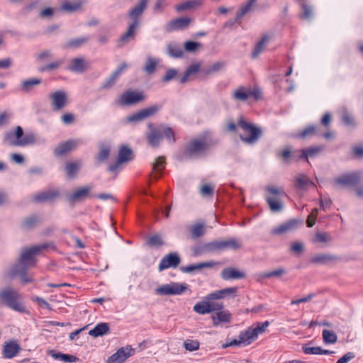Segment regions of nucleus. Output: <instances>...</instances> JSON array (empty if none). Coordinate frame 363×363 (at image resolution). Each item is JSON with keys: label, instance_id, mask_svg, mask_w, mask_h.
Wrapping results in <instances>:
<instances>
[{"label": "nucleus", "instance_id": "1", "mask_svg": "<svg viewBox=\"0 0 363 363\" xmlns=\"http://www.w3.org/2000/svg\"><path fill=\"white\" fill-rule=\"evenodd\" d=\"M55 248V247L52 242L42 243L30 247L22 248L18 262L9 265L4 272V276L9 279L19 277L23 284L33 282V279L28 277L27 272L29 268L35 265V256L41 251L47 249L54 250Z\"/></svg>", "mask_w": 363, "mask_h": 363}, {"label": "nucleus", "instance_id": "2", "mask_svg": "<svg viewBox=\"0 0 363 363\" xmlns=\"http://www.w3.org/2000/svg\"><path fill=\"white\" fill-rule=\"evenodd\" d=\"M218 140L213 138L209 133H206L198 138L191 140L186 145L184 154L191 158H196L205 155L211 148L216 146Z\"/></svg>", "mask_w": 363, "mask_h": 363}, {"label": "nucleus", "instance_id": "3", "mask_svg": "<svg viewBox=\"0 0 363 363\" xmlns=\"http://www.w3.org/2000/svg\"><path fill=\"white\" fill-rule=\"evenodd\" d=\"M0 304L19 313H28L21 294L13 287L0 290Z\"/></svg>", "mask_w": 363, "mask_h": 363}, {"label": "nucleus", "instance_id": "4", "mask_svg": "<svg viewBox=\"0 0 363 363\" xmlns=\"http://www.w3.org/2000/svg\"><path fill=\"white\" fill-rule=\"evenodd\" d=\"M36 138L33 133L24 134L23 128L18 125L15 130H9L4 133L3 143L5 145L12 147H25L28 145L35 144Z\"/></svg>", "mask_w": 363, "mask_h": 363}, {"label": "nucleus", "instance_id": "5", "mask_svg": "<svg viewBox=\"0 0 363 363\" xmlns=\"http://www.w3.org/2000/svg\"><path fill=\"white\" fill-rule=\"evenodd\" d=\"M267 191L269 194L266 196L265 199L272 213H280L284 209L283 199L286 196L281 188L268 186Z\"/></svg>", "mask_w": 363, "mask_h": 363}, {"label": "nucleus", "instance_id": "6", "mask_svg": "<svg viewBox=\"0 0 363 363\" xmlns=\"http://www.w3.org/2000/svg\"><path fill=\"white\" fill-rule=\"evenodd\" d=\"M238 125L243 130L250 133L249 136H240L241 140L246 144H255L261 137V130L255 125L246 122L242 118L238 121Z\"/></svg>", "mask_w": 363, "mask_h": 363}, {"label": "nucleus", "instance_id": "7", "mask_svg": "<svg viewBox=\"0 0 363 363\" xmlns=\"http://www.w3.org/2000/svg\"><path fill=\"white\" fill-rule=\"evenodd\" d=\"M318 155V147H311L306 150H302L301 152L298 150L291 152L289 149H285L281 152L283 160H288L289 159L297 160L298 157L303 160H307L310 163L309 160L315 159Z\"/></svg>", "mask_w": 363, "mask_h": 363}, {"label": "nucleus", "instance_id": "8", "mask_svg": "<svg viewBox=\"0 0 363 363\" xmlns=\"http://www.w3.org/2000/svg\"><path fill=\"white\" fill-rule=\"evenodd\" d=\"M160 108L161 106H159L157 104L147 107L139 111L138 112L128 116L125 118V122L132 123L144 121L146 118H150L156 114L160 111Z\"/></svg>", "mask_w": 363, "mask_h": 363}, {"label": "nucleus", "instance_id": "9", "mask_svg": "<svg viewBox=\"0 0 363 363\" xmlns=\"http://www.w3.org/2000/svg\"><path fill=\"white\" fill-rule=\"evenodd\" d=\"M186 290L185 284L172 282L163 284L155 289V294L160 296L180 295Z\"/></svg>", "mask_w": 363, "mask_h": 363}, {"label": "nucleus", "instance_id": "10", "mask_svg": "<svg viewBox=\"0 0 363 363\" xmlns=\"http://www.w3.org/2000/svg\"><path fill=\"white\" fill-rule=\"evenodd\" d=\"M149 0H139L138 2L131 7L128 12V16L130 20V24L136 27L140 25V18L147 8Z\"/></svg>", "mask_w": 363, "mask_h": 363}, {"label": "nucleus", "instance_id": "11", "mask_svg": "<svg viewBox=\"0 0 363 363\" xmlns=\"http://www.w3.org/2000/svg\"><path fill=\"white\" fill-rule=\"evenodd\" d=\"M135 349L130 345L121 347L116 352L108 357L106 363H123L135 354Z\"/></svg>", "mask_w": 363, "mask_h": 363}, {"label": "nucleus", "instance_id": "12", "mask_svg": "<svg viewBox=\"0 0 363 363\" xmlns=\"http://www.w3.org/2000/svg\"><path fill=\"white\" fill-rule=\"evenodd\" d=\"M303 224V220L302 219H291L272 229V233L274 235H281L292 232L302 226Z\"/></svg>", "mask_w": 363, "mask_h": 363}, {"label": "nucleus", "instance_id": "13", "mask_svg": "<svg viewBox=\"0 0 363 363\" xmlns=\"http://www.w3.org/2000/svg\"><path fill=\"white\" fill-rule=\"evenodd\" d=\"M132 160V150L130 148L125 145L120 147L118 151V157L117 161L108 166V171L111 172H116L119 169L120 166L125 162H128Z\"/></svg>", "mask_w": 363, "mask_h": 363}, {"label": "nucleus", "instance_id": "14", "mask_svg": "<svg viewBox=\"0 0 363 363\" xmlns=\"http://www.w3.org/2000/svg\"><path fill=\"white\" fill-rule=\"evenodd\" d=\"M84 144L83 139H71L62 143L54 150L55 155L62 156L67 152L77 149L79 145Z\"/></svg>", "mask_w": 363, "mask_h": 363}, {"label": "nucleus", "instance_id": "15", "mask_svg": "<svg viewBox=\"0 0 363 363\" xmlns=\"http://www.w3.org/2000/svg\"><path fill=\"white\" fill-rule=\"evenodd\" d=\"M50 99L54 111H60L67 104V94L63 90H58L51 93Z\"/></svg>", "mask_w": 363, "mask_h": 363}, {"label": "nucleus", "instance_id": "16", "mask_svg": "<svg viewBox=\"0 0 363 363\" xmlns=\"http://www.w3.org/2000/svg\"><path fill=\"white\" fill-rule=\"evenodd\" d=\"M143 99L142 94L128 90L121 95L117 103L121 106H129L138 104Z\"/></svg>", "mask_w": 363, "mask_h": 363}, {"label": "nucleus", "instance_id": "17", "mask_svg": "<svg viewBox=\"0 0 363 363\" xmlns=\"http://www.w3.org/2000/svg\"><path fill=\"white\" fill-rule=\"evenodd\" d=\"M149 132L146 135V138L148 143L152 147H157L160 145V140L162 138V128H154L152 123L147 124Z\"/></svg>", "mask_w": 363, "mask_h": 363}, {"label": "nucleus", "instance_id": "18", "mask_svg": "<svg viewBox=\"0 0 363 363\" xmlns=\"http://www.w3.org/2000/svg\"><path fill=\"white\" fill-rule=\"evenodd\" d=\"M180 262V257L177 253H169L161 259L158 267L159 270L161 272L169 267L175 268Z\"/></svg>", "mask_w": 363, "mask_h": 363}, {"label": "nucleus", "instance_id": "19", "mask_svg": "<svg viewBox=\"0 0 363 363\" xmlns=\"http://www.w3.org/2000/svg\"><path fill=\"white\" fill-rule=\"evenodd\" d=\"M21 350V347L16 340H12L4 342L2 354L6 359H12Z\"/></svg>", "mask_w": 363, "mask_h": 363}, {"label": "nucleus", "instance_id": "20", "mask_svg": "<svg viewBox=\"0 0 363 363\" xmlns=\"http://www.w3.org/2000/svg\"><path fill=\"white\" fill-rule=\"evenodd\" d=\"M269 321H264L263 323H258L255 327H250L245 330V335L247 336V340H250L251 343L255 341L259 334L263 333L267 328L269 326Z\"/></svg>", "mask_w": 363, "mask_h": 363}, {"label": "nucleus", "instance_id": "21", "mask_svg": "<svg viewBox=\"0 0 363 363\" xmlns=\"http://www.w3.org/2000/svg\"><path fill=\"white\" fill-rule=\"evenodd\" d=\"M360 181V175L359 173H351L348 174L342 175L337 177L335 182L337 185L344 186H353L359 183Z\"/></svg>", "mask_w": 363, "mask_h": 363}, {"label": "nucleus", "instance_id": "22", "mask_svg": "<svg viewBox=\"0 0 363 363\" xmlns=\"http://www.w3.org/2000/svg\"><path fill=\"white\" fill-rule=\"evenodd\" d=\"M191 21L188 17H182L174 19L165 25L164 29L167 32L183 29L187 27Z\"/></svg>", "mask_w": 363, "mask_h": 363}, {"label": "nucleus", "instance_id": "23", "mask_svg": "<svg viewBox=\"0 0 363 363\" xmlns=\"http://www.w3.org/2000/svg\"><path fill=\"white\" fill-rule=\"evenodd\" d=\"M89 67V62L82 57L72 59L68 67L69 71L75 73H83Z\"/></svg>", "mask_w": 363, "mask_h": 363}, {"label": "nucleus", "instance_id": "24", "mask_svg": "<svg viewBox=\"0 0 363 363\" xmlns=\"http://www.w3.org/2000/svg\"><path fill=\"white\" fill-rule=\"evenodd\" d=\"M220 277L225 281L241 279L245 277V274L234 267H226L221 271Z\"/></svg>", "mask_w": 363, "mask_h": 363}, {"label": "nucleus", "instance_id": "25", "mask_svg": "<svg viewBox=\"0 0 363 363\" xmlns=\"http://www.w3.org/2000/svg\"><path fill=\"white\" fill-rule=\"evenodd\" d=\"M91 189L92 186L90 185L79 188L68 196V201L70 202L83 201L89 196V192Z\"/></svg>", "mask_w": 363, "mask_h": 363}, {"label": "nucleus", "instance_id": "26", "mask_svg": "<svg viewBox=\"0 0 363 363\" xmlns=\"http://www.w3.org/2000/svg\"><path fill=\"white\" fill-rule=\"evenodd\" d=\"M59 194L60 192L57 189H48L35 194L33 197V201L37 203L51 201L57 199Z\"/></svg>", "mask_w": 363, "mask_h": 363}, {"label": "nucleus", "instance_id": "27", "mask_svg": "<svg viewBox=\"0 0 363 363\" xmlns=\"http://www.w3.org/2000/svg\"><path fill=\"white\" fill-rule=\"evenodd\" d=\"M250 94L248 88L240 86L232 91L231 98L235 101L244 102L250 98Z\"/></svg>", "mask_w": 363, "mask_h": 363}, {"label": "nucleus", "instance_id": "28", "mask_svg": "<svg viewBox=\"0 0 363 363\" xmlns=\"http://www.w3.org/2000/svg\"><path fill=\"white\" fill-rule=\"evenodd\" d=\"M231 319V314L228 310L218 311L212 315L213 324L218 326L220 323H229Z\"/></svg>", "mask_w": 363, "mask_h": 363}, {"label": "nucleus", "instance_id": "29", "mask_svg": "<svg viewBox=\"0 0 363 363\" xmlns=\"http://www.w3.org/2000/svg\"><path fill=\"white\" fill-rule=\"evenodd\" d=\"M167 53L173 58H182L184 56V51L182 47L175 42L167 44Z\"/></svg>", "mask_w": 363, "mask_h": 363}, {"label": "nucleus", "instance_id": "30", "mask_svg": "<svg viewBox=\"0 0 363 363\" xmlns=\"http://www.w3.org/2000/svg\"><path fill=\"white\" fill-rule=\"evenodd\" d=\"M294 186L296 189L305 190L315 186V184L306 175L300 174L295 177Z\"/></svg>", "mask_w": 363, "mask_h": 363}, {"label": "nucleus", "instance_id": "31", "mask_svg": "<svg viewBox=\"0 0 363 363\" xmlns=\"http://www.w3.org/2000/svg\"><path fill=\"white\" fill-rule=\"evenodd\" d=\"M216 264L215 262L210 261L206 262H200L196 264H190L186 267H182L181 270L184 273H192L195 270H199L203 268H210Z\"/></svg>", "mask_w": 363, "mask_h": 363}, {"label": "nucleus", "instance_id": "32", "mask_svg": "<svg viewBox=\"0 0 363 363\" xmlns=\"http://www.w3.org/2000/svg\"><path fill=\"white\" fill-rule=\"evenodd\" d=\"M90 38L88 36H83L74 39H71L67 41L62 47L65 49L72 48L76 49L80 48L81 46L85 45L89 40Z\"/></svg>", "mask_w": 363, "mask_h": 363}, {"label": "nucleus", "instance_id": "33", "mask_svg": "<svg viewBox=\"0 0 363 363\" xmlns=\"http://www.w3.org/2000/svg\"><path fill=\"white\" fill-rule=\"evenodd\" d=\"M138 27L132 25L128 24V28L127 31L121 35L118 40V46L122 47L127 43H128L130 40L134 38L135 36V32L136 30Z\"/></svg>", "mask_w": 363, "mask_h": 363}, {"label": "nucleus", "instance_id": "34", "mask_svg": "<svg viewBox=\"0 0 363 363\" xmlns=\"http://www.w3.org/2000/svg\"><path fill=\"white\" fill-rule=\"evenodd\" d=\"M109 330V326L106 323H100L97 324L92 330H90L89 335L97 337L106 334Z\"/></svg>", "mask_w": 363, "mask_h": 363}, {"label": "nucleus", "instance_id": "35", "mask_svg": "<svg viewBox=\"0 0 363 363\" xmlns=\"http://www.w3.org/2000/svg\"><path fill=\"white\" fill-rule=\"evenodd\" d=\"M82 0H76L74 1H67L62 4L61 9L69 13L74 12L82 6Z\"/></svg>", "mask_w": 363, "mask_h": 363}, {"label": "nucleus", "instance_id": "36", "mask_svg": "<svg viewBox=\"0 0 363 363\" xmlns=\"http://www.w3.org/2000/svg\"><path fill=\"white\" fill-rule=\"evenodd\" d=\"M200 69V65L199 63H195L191 65L185 71L183 76L178 78L179 83L184 84L186 82L189 78V77L195 73H197Z\"/></svg>", "mask_w": 363, "mask_h": 363}, {"label": "nucleus", "instance_id": "37", "mask_svg": "<svg viewBox=\"0 0 363 363\" xmlns=\"http://www.w3.org/2000/svg\"><path fill=\"white\" fill-rule=\"evenodd\" d=\"M247 336L245 335V332L240 333V334L238 336V339H234L229 342L223 345V347L225 348L227 347H231V346H240V345H250L251 342H249L250 340H247Z\"/></svg>", "mask_w": 363, "mask_h": 363}, {"label": "nucleus", "instance_id": "38", "mask_svg": "<svg viewBox=\"0 0 363 363\" xmlns=\"http://www.w3.org/2000/svg\"><path fill=\"white\" fill-rule=\"evenodd\" d=\"M42 80L38 78H31L21 82L20 89L24 92L30 91L35 86L41 84Z\"/></svg>", "mask_w": 363, "mask_h": 363}, {"label": "nucleus", "instance_id": "39", "mask_svg": "<svg viewBox=\"0 0 363 363\" xmlns=\"http://www.w3.org/2000/svg\"><path fill=\"white\" fill-rule=\"evenodd\" d=\"M301 6V13L300 14V18L308 21L311 20L313 16V6L306 1L302 2Z\"/></svg>", "mask_w": 363, "mask_h": 363}, {"label": "nucleus", "instance_id": "40", "mask_svg": "<svg viewBox=\"0 0 363 363\" xmlns=\"http://www.w3.org/2000/svg\"><path fill=\"white\" fill-rule=\"evenodd\" d=\"M317 133V126L315 125H310L306 126L303 130L300 131L296 137L302 139H308L315 136Z\"/></svg>", "mask_w": 363, "mask_h": 363}, {"label": "nucleus", "instance_id": "41", "mask_svg": "<svg viewBox=\"0 0 363 363\" xmlns=\"http://www.w3.org/2000/svg\"><path fill=\"white\" fill-rule=\"evenodd\" d=\"M221 242L223 251L228 249L235 250L242 247L241 242L235 238L222 240Z\"/></svg>", "mask_w": 363, "mask_h": 363}, {"label": "nucleus", "instance_id": "42", "mask_svg": "<svg viewBox=\"0 0 363 363\" xmlns=\"http://www.w3.org/2000/svg\"><path fill=\"white\" fill-rule=\"evenodd\" d=\"M194 311L199 314L204 315L212 312V308L210 306V302L206 300L195 304Z\"/></svg>", "mask_w": 363, "mask_h": 363}, {"label": "nucleus", "instance_id": "43", "mask_svg": "<svg viewBox=\"0 0 363 363\" xmlns=\"http://www.w3.org/2000/svg\"><path fill=\"white\" fill-rule=\"evenodd\" d=\"M269 42V38L267 35L263 36L261 40L255 45L252 52V57L256 58L264 50L267 43Z\"/></svg>", "mask_w": 363, "mask_h": 363}, {"label": "nucleus", "instance_id": "44", "mask_svg": "<svg viewBox=\"0 0 363 363\" xmlns=\"http://www.w3.org/2000/svg\"><path fill=\"white\" fill-rule=\"evenodd\" d=\"M49 354L55 359H60L64 362H75L77 357L75 356L62 354L61 352H56L54 350L49 352Z\"/></svg>", "mask_w": 363, "mask_h": 363}, {"label": "nucleus", "instance_id": "45", "mask_svg": "<svg viewBox=\"0 0 363 363\" xmlns=\"http://www.w3.org/2000/svg\"><path fill=\"white\" fill-rule=\"evenodd\" d=\"M323 340L327 344H334L337 342V337L336 334L333 331L328 329H324L322 332Z\"/></svg>", "mask_w": 363, "mask_h": 363}, {"label": "nucleus", "instance_id": "46", "mask_svg": "<svg viewBox=\"0 0 363 363\" xmlns=\"http://www.w3.org/2000/svg\"><path fill=\"white\" fill-rule=\"evenodd\" d=\"M159 62V60L154 58V57H148L147 58V60H146V63L144 66V71L147 73V74H152L155 71V69H156V67L157 65Z\"/></svg>", "mask_w": 363, "mask_h": 363}, {"label": "nucleus", "instance_id": "47", "mask_svg": "<svg viewBox=\"0 0 363 363\" xmlns=\"http://www.w3.org/2000/svg\"><path fill=\"white\" fill-rule=\"evenodd\" d=\"M204 233V225L203 223H196L191 227V234L193 239L201 237Z\"/></svg>", "mask_w": 363, "mask_h": 363}, {"label": "nucleus", "instance_id": "48", "mask_svg": "<svg viewBox=\"0 0 363 363\" xmlns=\"http://www.w3.org/2000/svg\"><path fill=\"white\" fill-rule=\"evenodd\" d=\"M339 259L337 256L330 254H319V264H329L336 262Z\"/></svg>", "mask_w": 363, "mask_h": 363}, {"label": "nucleus", "instance_id": "49", "mask_svg": "<svg viewBox=\"0 0 363 363\" xmlns=\"http://www.w3.org/2000/svg\"><path fill=\"white\" fill-rule=\"evenodd\" d=\"M208 253H213L216 252L223 251L221 240H215L205 243Z\"/></svg>", "mask_w": 363, "mask_h": 363}, {"label": "nucleus", "instance_id": "50", "mask_svg": "<svg viewBox=\"0 0 363 363\" xmlns=\"http://www.w3.org/2000/svg\"><path fill=\"white\" fill-rule=\"evenodd\" d=\"M256 1L257 0H248L247 2L242 4L238 11V18H242L246 13H247L251 10Z\"/></svg>", "mask_w": 363, "mask_h": 363}, {"label": "nucleus", "instance_id": "51", "mask_svg": "<svg viewBox=\"0 0 363 363\" xmlns=\"http://www.w3.org/2000/svg\"><path fill=\"white\" fill-rule=\"evenodd\" d=\"M165 159L162 156L157 157L155 162L152 163V172H155L156 174L160 173L165 167Z\"/></svg>", "mask_w": 363, "mask_h": 363}, {"label": "nucleus", "instance_id": "52", "mask_svg": "<svg viewBox=\"0 0 363 363\" xmlns=\"http://www.w3.org/2000/svg\"><path fill=\"white\" fill-rule=\"evenodd\" d=\"M38 218L35 215H32L26 218L22 223V228L25 229H30L36 225L38 223Z\"/></svg>", "mask_w": 363, "mask_h": 363}, {"label": "nucleus", "instance_id": "53", "mask_svg": "<svg viewBox=\"0 0 363 363\" xmlns=\"http://www.w3.org/2000/svg\"><path fill=\"white\" fill-rule=\"evenodd\" d=\"M118 78V76L113 72L108 77H107L101 85V88L104 89H108L111 88L116 83Z\"/></svg>", "mask_w": 363, "mask_h": 363}, {"label": "nucleus", "instance_id": "54", "mask_svg": "<svg viewBox=\"0 0 363 363\" xmlns=\"http://www.w3.org/2000/svg\"><path fill=\"white\" fill-rule=\"evenodd\" d=\"M200 343L196 340H190L188 339L184 341V348L190 352L196 351L199 349Z\"/></svg>", "mask_w": 363, "mask_h": 363}, {"label": "nucleus", "instance_id": "55", "mask_svg": "<svg viewBox=\"0 0 363 363\" xmlns=\"http://www.w3.org/2000/svg\"><path fill=\"white\" fill-rule=\"evenodd\" d=\"M238 290V288L236 286H234V287L225 288V289H220L219 291H220L222 298H223L228 296H232L233 298H234L235 296H237Z\"/></svg>", "mask_w": 363, "mask_h": 363}, {"label": "nucleus", "instance_id": "56", "mask_svg": "<svg viewBox=\"0 0 363 363\" xmlns=\"http://www.w3.org/2000/svg\"><path fill=\"white\" fill-rule=\"evenodd\" d=\"M197 4V1L196 0H191L186 2H184L179 5H177L176 6V10L179 12L191 9L194 6H195Z\"/></svg>", "mask_w": 363, "mask_h": 363}, {"label": "nucleus", "instance_id": "57", "mask_svg": "<svg viewBox=\"0 0 363 363\" xmlns=\"http://www.w3.org/2000/svg\"><path fill=\"white\" fill-rule=\"evenodd\" d=\"M159 128H162V136L164 135V137L167 140L172 142H174V135L172 128H166L162 125L159 126Z\"/></svg>", "mask_w": 363, "mask_h": 363}, {"label": "nucleus", "instance_id": "58", "mask_svg": "<svg viewBox=\"0 0 363 363\" xmlns=\"http://www.w3.org/2000/svg\"><path fill=\"white\" fill-rule=\"evenodd\" d=\"M206 244L194 246L192 249L193 255L195 257L208 254Z\"/></svg>", "mask_w": 363, "mask_h": 363}, {"label": "nucleus", "instance_id": "59", "mask_svg": "<svg viewBox=\"0 0 363 363\" xmlns=\"http://www.w3.org/2000/svg\"><path fill=\"white\" fill-rule=\"evenodd\" d=\"M318 216V208H315L313 209L312 212L308 215V219L306 220L307 226L311 228L313 226L315 223L316 218Z\"/></svg>", "mask_w": 363, "mask_h": 363}, {"label": "nucleus", "instance_id": "60", "mask_svg": "<svg viewBox=\"0 0 363 363\" xmlns=\"http://www.w3.org/2000/svg\"><path fill=\"white\" fill-rule=\"evenodd\" d=\"M200 193L203 196H213L214 193V187L208 184H204L200 189Z\"/></svg>", "mask_w": 363, "mask_h": 363}, {"label": "nucleus", "instance_id": "61", "mask_svg": "<svg viewBox=\"0 0 363 363\" xmlns=\"http://www.w3.org/2000/svg\"><path fill=\"white\" fill-rule=\"evenodd\" d=\"M148 243L153 247H159L163 245V241L159 235H154L148 239Z\"/></svg>", "mask_w": 363, "mask_h": 363}, {"label": "nucleus", "instance_id": "62", "mask_svg": "<svg viewBox=\"0 0 363 363\" xmlns=\"http://www.w3.org/2000/svg\"><path fill=\"white\" fill-rule=\"evenodd\" d=\"M200 43L194 41H186L184 45V49L187 52H194L199 47Z\"/></svg>", "mask_w": 363, "mask_h": 363}, {"label": "nucleus", "instance_id": "63", "mask_svg": "<svg viewBox=\"0 0 363 363\" xmlns=\"http://www.w3.org/2000/svg\"><path fill=\"white\" fill-rule=\"evenodd\" d=\"M177 74V71L175 69L171 68L167 69L166 74L164 76L162 81L164 82H169L173 79Z\"/></svg>", "mask_w": 363, "mask_h": 363}, {"label": "nucleus", "instance_id": "64", "mask_svg": "<svg viewBox=\"0 0 363 363\" xmlns=\"http://www.w3.org/2000/svg\"><path fill=\"white\" fill-rule=\"evenodd\" d=\"M67 174L69 177H72L78 170V167L75 163L69 162L67 163L65 167Z\"/></svg>", "mask_w": 363, "mask_h": 363}]
</instances>
